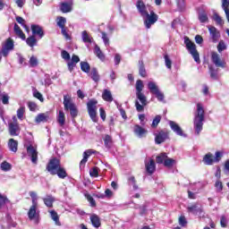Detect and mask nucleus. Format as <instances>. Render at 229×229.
Masks as SVG:
<instances>
[{"label": "nucleus", "mask_w": 229, "mask_h": 229, "mask_svg": "<svg viewBox=\"0 0 229 229\" xmlns=\"http://www.w3.org/2000/svg\"><path fill=\"white\" fill-rule=\"evenodd\" d=\"M136 8L143 19L144 26L147 30L151 29V26L158 21V15L149 8V6L144 4V1L138 0L136 3Z\"/></svg>", "instance_id": "nucleus-1"}, {"label": "nucleus", "mask_w": 229, "mask_h": 229, "mask_svg": "<svg viewBox=\"0 0 229 229\" xmlns=\"http://www.w3.org/2000/svg\"><path fill=\"white\" fill-rule=\"evenodd\" d=\"M205 121V108L203 105L197 104V110L194 114L193 126L195 130V135H199L203 130V122Z\"/></svg>", "instance_id": "nucleus-2"}, {"label": "nucleus", "mask_w": 229, "mask_h": 229, "mask_svg": "<svg viewBox=\"0 0 229 229\" xmlns=\"http://www.w3.org/2000/svg\"><path fill=\"white\" fill-rule=\"evenodd\" d=\"M63 104L64 110L70 111V115L73 119L74 117H78V107H76V105L72 103V98H71V96L64 95Z\"/></svg>", "instance_id": "nucleus-3"}, {"label": "nucleus", "mask_w": 229, "mask_h": 229, "mask_svg": "<svg viewBox=\"0 0 229 229\" xmlns=\"http://www.w3.org/2000/svg\"><path fill=\"white\" fill-rule=\"evenodd\" d=\"M88 113L93 123H98V100L90 99L87 103Z\"/></svg>", "instance_id": "nucleus-4"}, {"label": "nucleus", "mask_w": 229, "mask_h": 229, "mask_svg": "<svg viewBox=\"0 0 229 229\" xmlns=\"http://www.w3.org/2000/svg\"><path fill=\"white\" fill-rule=\"evenodd\" d=\"M148 88L150 91L151 94H154L156 96L157 99L159 100L161 103H165V97L164 95V92H162L159 89L158 86H157V83L153 81H149L148 83Z\"/></svg>", "instance_id": "nucleus-5"}, {"label": "nucleus", "mask_w": 229, "mask_h": 229, "mask_svg": "<svg viewBox=\"0 0 229 229\" xmlns=\"http://www.w3.org/2000/svg\"><path fill=\"white\" fill-rule=\"evenodd\" d=\"M184 44L191 56H193L194 61L197 62V64H199V53H198V50L196 49V44H194L189 38H184Z\"/></svg>", "instance_id": "nucleus-6"}, {"label": "nucleus", "mask_w": 229, "mask_h": 229, "mask_svg": "<svg viewBox=\"0 0 229 229\" xmlns=\"http://www.w3.org/2000/svg\"><path fill=\"white\" fill-rule=\"evenodd\" d=\"M15 47V41L9 38L5 39L2 44V55L4 58L10 55L11 51H13Z\"/></svg>", "instance_id": "nucleus-7"}, {"label": "nucleus", "mask_w": 229, "mask_h": 229, "mask_svg": "<svg viewBox=\"0 0 229 229\" xmlns=\"http://www.w3.org/2000/svg\"><path fill=\"white\" fill-rule=\"evenodd\" d=\"M136 97L138 99L135 101V106H136L137 112H144V107L146 106V105H148V98H146V95H144L143 92L136 93Z\"/></svg>", "instance_id": "nucleus-8"}, {"label": "nucleus", "mask_w": 229, "mask_h": 229, "mask_svg": "<svg viewBox=\"0 0 229 229\" xmlns=\"http://www.w3.org/2000/svg\"><path fill=\"white\" fill-rule=\"evenodd\" d=\"M38 207V205L32 204L28 212L29 219L33 221L35 225H38V222L40 221V213L37 211Z\"/></svg>", "instance_id": "nucleus-9"}, {"label": "nucleus", "mask_w": 229, "mask_h": 229, "mask_svg": "<svg viewBox=\"0 0 229 229\" xmlns=\"http://www.w3.org/2000/svg\"><path fill=\"white\" fill-rule=\"evenodd\" d=\"M61 167L62 165H60V159L53 158L48 163L47 171H48L50 174H56Z\"/></svg>", "instance_id": "nucleus-10"}, {"label": "nucleus", "mask_w": 229, "mask_h": 229, "mask_svg": "<svg viewBox=\"0 0 229 229\" xmlns=\"http://www.w3.org/2000/svg\"><path fill=\"white\" fill-rule=\"evenodd\" d=\"M9 133L12 137H17L21 133V127L19 123H17V117H13V122L9 123Z\"/></svg>", "instance_id": "nucleus-11"}, {"label": "nucleus", "mask_w": 229, "mask_h": 229, "mask_svg": "<svg viewBox=\"0 0 229 229\" xmlns=\"http://www.w3.org/2000/svg\"><path fill=\"white\" fill-rule=\"evenodd\" d=\"M211 62L214 64V65L220 67L221 69H225V67H226V62L225 59L221 58V55H219V54L216 52H213L211 54Z\"/></svg>", "instance_id": "nucleus-12"}, {"label": "nucleus", "mask_w": 229, "mask_h": 229, "mask_svg": "<svg viewBox=\"0 0 229 229\" xmlns=\"http://www.w3.org/2000/svg\"><path fill=\"white\" fill-rule=\"evenodd\" d=\"M169 139V132L165 131H160L158 133L155 134V142L156 144H162Z\"/></svg>", "instance_id": "nucleus-13"}, {"label": "nucleus", "mask_w": 229, "mask_h": 229, "mask_svg": "<svg viewBox=\"0 0 229 229\" xmlns=\"http://www.w3.org/2000/svg\"><path fill=\"white\" fill-rule=\"evenodd\" d=\"M27 153H28L29 157H30L32 164H37V162L38 160V152L37 151V148H35L31 145L29 146L27 148Z\"/></svg>", "instance_id": "nucleus-14"}, {"label": "nucleus", "mask_w": 229, "mask_h": 229, "mask_svg": "<svg viewBox=\"0 0 229 229\" xmlns=\"http://www.w3.org/2000/svg\"><path fill=\"white\" fill-rule=\"evenodd\" d=\"M169 126L172 131H174L176 135H179V137H187L185 133H183V130H182V127L176 122L174 121H169Z\"/></svg>", "instance_id": "nucleus-15"}, {"label": "nucleus", "mask_w": 229, "mask_h": 229, "mask_svg": "<svg viewBox=\"0 0 229 229\" xmlns=\"http://www.w3.org/2000/svg\"><path fill=\"white\" fill-rule=\"evenodd\" d=\"M187 211L189 214H193V216H198V214H201L203 212V209L199 206V204L195 203L188 206Z\"/></svg>", "instance_id": "nucleus-16"}, {"label": "nucleus", "mask_w": 229, "mask_h": 229, "mask_svg": "<svg viewBox=\"0 0 229 229\" xmlns=\"http://www.w3.org/2000/svg\"><path fill=\"white\" fill-rule=\"evenodd\" d=\"M145 168L148 174H153V173H155V169L157 168L155 165V160L149 159L148 162H146Z\"/></svg>", "instance_id": "nucleus-17"}, {"label": "nucleus", "mask_w": 229, "mask_h": 229, "mask_svg": "<svg viewBox=\"0 0 229 229\" xmlns=\"http://www.w3.org/2000/svg\"><path fill=\"white\" fill-rule=\"evenodd\" d=\"M208 31L213 42H217L220 37L219 30L216 27H208Z\"/></svg>", "instance_id": "nucleus-18"}, {"label": "nucleus", "mask_w": 229, "mask_h": 229, "mask_svg": "<svg viewBox=\"0 0 229 229\" xmlns=\"http://www.w3.org/2000/svg\"><path fill=\"white\" fill-rule=\"evenodd\" d=\"M134 133L135 135H137V137H139L140 139H142V137L146 136V133H148V131L142 128L140 125H135Z\"/></svg>", "instance_id": "nucleus-19"}, {"label": "nucleus", "mask_w": 229, "mask_h": 229, "mask_svg": "<svg viewBox=\"0 0 229 229\" xmlns=\"http://www.w3.org/2000/svg\"><path fill=\"white\" fill-rule=\"evenodd\" d=\"M89 219L94 228H99V226H101V218H99L98 215L96 214L91 215Z\"/></svg>", "instance_id": "nucleus-20"}, {"label": "nucleus", "mask_w": 229, "mask_h": 229, "mask_svg": "<svg viewBox=\"0 0 229 229\" xmlns=\"http://www.w3.org/2000/svg\"><path fill=\"white\" fill-rule=\"evenodd\" d=\"M49 214L55 225H56V226H62V223L60 222V216H58V213H56V211L55 210H50Z\"/></svg>", "instance_id": "nucleus-21"}, {"label": "nucleus", "mask_w": 229, "mask_h": 229, "mask_svg": "<svg viewBox=\"0 0 229 229\" xmlns=\"http://www.w3.org/2000/svg\"><path fill=\"white\" fill-rule=\"evenodd\" d=\"M31 30L33 35L39 36V38H42V37H44V30H42V27L38 25H31Z\"/></svg>", "instance_id": "nucleus-22"}, {"label": "nucleus", "mask_w": 229, "mask_h": 229, "mask_svg": "<svg viewBox=\"0 0 229 229\" xmlns=\"http://www.w3.org/2000/svg\"><path fill=\"white\" fill-rule=\"evenodd\" d=\"M102 99L107 101V103H112L114 101V97H112V92L108 89H104L102 93Z\"/></svg>", "instance_id": "nucleus-23"}, {"label": "nucleus", "mask_w": 229, "mask_h": 229, "mask_svg": "<svg viewBox=\"0 0 229 229\" xmlns=\"http://www.w3.org/2000/svg\"><path fill=\"white\" fill-rule=\"evenodd\" d=\"M60 10H61V12H63V13H69V12H72V3H62Z\"/></svg>", "instance_id": "nucleus-24"}, {"label": "nucleus", "mask_w": 229, "mask_h": 229, "mask_svg": "<svg viewBox=\"0 0 229 229\" xmlns=\"http://www.w3.org/2000/svg\"><path fill=\"white\" fill-rule=\"evenodd\" d=\"M14 33L17 35V37H19V38H21V40H26V35L22 30H21V27L17 25V23L14 24Z\"/></svg>", "instance_id": "nucleus-25"}, {"label": "nucleus", "mask_w": 229, "mask_h": 229, "mask_svg": "<svg viewBox=\"0 0 229 229\" xmlns=\"http://www.w3.org/2000/svg\"><path fill=\"white\" fill-rule=\"evenodd\" d=\"M203 162L206 164V165H212V164L215 162L212 153L206 154L203 158Z\"/></svg>", "instance_id": "nucleus-26"}, {"label": "nucleus", "mask_w": 229, "mask_h": 229, "mask_svg": "<svg viewBox=\"0 0 229 229\" xmlns=\"http://www.w3.org/2000/svg\"><path fill=\"white\" fill-rule=\"evenodd\" d=\"M94 153V150L88 149L83 153V158L81 161V165H85L87 164V160H89V157Z\"/></svg>", "instance_id": "nucleus-27"}, {"label": "nucleus", "mask_w": 229, "mask_h": 229, "mask_svg": "<svg viewBox=\"0 0 229 229\" xmlns=\"http://www.w3.org/2000/svg\"><path fill=\"white\" fill-rule=\"evenodd\" d=\"M19 143H17V140L13 139H10L8 142V147L11 151H13V153H17V146Z\"/></svg>", "instance_id": "nucleus-28"}, {"label": "nucleus", "mask_w": 229, "mask_h": 229, "mask_svg": "<svg viewBox=\"0 0 229 229\" xmlns=\"http://www.w3.org/2000/svg\"><path fill=\"white\" fill-rule=\"evenodd\" d=\"M49 119V114L47 113H42L36 116V123H44L45 121H47Z\"/></svg>", "instance_id": "nucleus-29"}, {"label": "nucleus", "mask_w": 229, "mask_h": 229, "mask_svg": "<svg viewBox=\"0 0 229 229\" xmlns=\"http://www.w3.org/2000/svg\"><path fill=\"white\" fill-rule=\"evenodd\" d=\"M81 37H82V41L88 44H92V37H90V35H89V32H87V30H83L81 32Z\"/></svg>", "instance_id": "nucleus-30"}, {"label": "nucleus", "mask_w": 229, "mask_h": 229, "mask_svg": "<svg viewBox=\"0 0 229 229\" xmlns=\"http://www.w3.org/2000/svg\"><path fill=\"white\" fill-rule=\"evenodd\" d=\"M89 76L91 78V80H93V81H96V83H98V81H99V73L98 72V69L96 68H92L91 72L89 73Z\"/></svg>", "instance_id": "nucleus-31"}, {"label": "nucleus", "mask_w": 229, "mask_h": 229, "mask_svg": "<svg viewBox=\"0 0 229 229\" xmlns=\"http://www.w3.org/2000/svg\"><path fill=\"white\" fill-rule=\"evenodd\" d=\"M95 55L103 62L105 60V54L101 51V48H99V46L96 45L94 49Z\"/></svg>", "instance_id": "nucleus-32"}, {"label": "nucleus", "mask_w": 229, "mask_h": 229, "mask_svg": "<svg viewBox=\"0 0 229 229\" xmlns=\"http://www.w3.org/2000/svg\"><path fill=\"white\" fill-rule=\"evenodd\" d=\"M57 123L60 124V126H64V124H65V113H64V111H59L57 115Z\"/></svg>", "instance_id": "nucleus-33"}, {"label": "nucleus", "mask_w": 229, "mask_h": 229, "mask_svg": "<svg viewBox=\"0 0 229 229\" xmlns=\"http://www.w3.org/2000/svg\"><path fill=\"white\" fill-rule=\"evenodd\" d=\"M43 201L46 207L51 208V207H53V203L55 202V198H53V196H47L46 198L43 199Z\"/></svg>", "instance_id": "nucleus-34"}, {"label": "nucleus", "mask_w": 229, "mask_h": 229, "mask_svg": "<svg viewBox=\"0 0 229 229\" xmlns=\"http://www.w3.org/2000/svg\"><path fill=\"white\" fill-rule=\"evenodd\" d=\"M166 158H167V154L161 153L156 157V162L157 164H165Z\"/></svg>", "instance_id": "nucleus-35"}, {"label": "nucleus", "mask_w": 229, "mask_h": 229, "mask_svg": "<svg viewBox=\"0 0 229 229\" xmlns=\"http://www.w3.org/2000/svg\"><path fill=\"white\" fill-rule=\"evenodd\" d=\"M16 21L18 24H21V26H23V28L25 29V31H27V33H30V28H28V26L26 25V21L23 20L22 17H21V16L16 17Z\"/></svg>", "instance_id": "nucleus-36"}, {"label": "nucleus", "mask_w": 229, "mask_h": 229, "mask_svg": "<svg viewBox=\"0 0 229 229\" xmlns=\"http://www.w3.org/2000/svg\"><path fill=\"white\" fill-rule=\"evenodd\" d=\"M142 90H144V82L141 80H138L136 81V94L142 93Z\"/></svg>", "instance_id": "nucleus-37"}, {"label": "nucleus", "mask_w": 229, "mask_h": 229, "mask_svg": "<svg viewBox=\"0 0 229 229\" xmlns=\"http://www.w3.org/2000/svg\"><path fill=\"white\" fill-rule=\"evenodd\" d=\"M26 43L30 46V47H34V46H37V38L35 36H30L26 39Z\"/></svg>", "instance_id": "nucleus-38"}, {"label": "nucleus", "mask_w": 229, "mask_h": 229, "mask_svg": "<svg viewBox=\"0 0 229 229\" xmlns=\"http://www.w3.org/2000/svg\"><path fill=\"white\" fill-rule=\"evenodd\" d=\"M55 174H57L58 178L61 179L67 177V172H65V168L62 166L57 170V173Z\"/></svg>", "instance_id": "nucleus-39"}, {"label": "nucleus", "mask_w": 229, "mask_h": 229, "mask_svg": "<svg viewBox=\"0 0 229 229\" xmlns=\"http://www.w3.org/2000/svg\"><path fill=\"white\" fill-rule=\"evenodd\" d=\"M139 65V74L141 75L142 78H146V68H144V63L140 61Z\"/></svg>", "instance_id": "nucleus-40"}, {"label": "nucleus", "mask_w": 229, "mask_h": 229, "mask_svg": "<svg viewBox=\"0 0 229 229\" xmlns=\"http://www.w3.org/2000/svg\"><path fill=\"white\" fill-rule=\"evenodd\" d=\"M174 164H176V161L173 158H169L166 156V159L165 160V163H164L165 167H173V165H174Z\"/></svg>", "instance_id": "nucleus-41"}, {"label": "nucleus", "mask_w": 229, "mask_h": 229, "mask_svg": "<svg viewBox=\"0 0 229 229\" xmlns=\"http://www.w3.org/2000/svg\"><path fill=\"white\" fill-rule=\"evenodd\" d=\"M29 64L30 67H37L38 65V59L35 55H31Z\"/></svg>", "instance_id": "nucleus-42"}, {"label": "nucleus", "mask_w": 229, "mask_h": 229, "mask_svg": "<svg viewBox=\"0 0 229 229\" xmlns=\"http://www.w3.org/2000/svg\"><path fill=\"white\" fill-rule=\"evenodd\" d=\"M81 69L83 72H90V64L87 62H81Z\"/></svg>", "instance_id": "nucleus-43"}, {"label": "nucleus", "mask_w": 229, "mask_h": 229, "mask_svg": "<svg viewBox=\"0 0 229 229\" xmlns=\"http://www.w3.org/2000/svg\"><path fill=\"white\" fill-rule=\"evenodd\" d=\"M65 22H67V20L64 17H57V26L59 28H65Z\"/></svg>", "instance_id": "nucleus-44"}, {"label": "nucleus", "mask_w": 229, "mask_h": 229, "mask_svg": "<svg viewBox=\"0 0 229 229\" xmlns=\"http://www.w3.org/2000/svg\"><path fill=\"white\" fill-rule=\"evenodd\" d=\"M218 69H215L214 67L212 66H209V72H210V77L213 79V80H217V72H218Z\"/></svg>", "instance_id": "nucleus-45"}, {"label": "nucleus", "mask_w": 229, "mask_h": 229, "mask_svg": "<svg viewBox=\"0 0 229 229\" xmlns=\"http://www.w3.org/2000/svg\"><path fill=\"white\" fill-rule=\"evenodd\" d=\"M199 21L200 22H207V21H208V16L207 15V13L205 12L199 13Z\"/></svg>", "instance_id": "nucleus-46"}, {"label": "nucleus", "mask_w": 229, "mask_h": 229, "mask_svg": "<svg viewBox=\"0 0 229 229\" xmlns=\"http://www.w3.org/2000/svg\"><path fill=\"white\" fill-rule=\"evenodd\" d=\"M104 142L106 148H110L112 146V137H110V135H106L104 138Z\"/></svg>", "instance_id": "nucleus-47"}, {"label": "nucleus", "mask_w": 229, "mask_h": 229, "mask_svg": "<svg viewBox=\"0 0 229 229\" xmlns=\"http://www.w3.org/2000/svg\"><path fill=\"white\" fill-rule=\"evenodd\" d=\"M30 196L32 199V205H38V202H37V199H38V197L37 196V192L30 191Z\"/></svg>", "instance_id": "nucleus-48"}, {"label": "nucleus", "mask_w": 229, "mask_h": 229, "mask_svg": "<svg viewBox=\"0 0 229 229\" xmlns=\"http://www.w3.org/2000/svg\"><path fill=\"white\" fill-rule=\"evenodd\" d=\"M161 120H162V116L157 115L152 122V124H151L152 128H157L160 123Z\"/></svg>", "instance_id": "nucleus-49"}, {"label": "nucleus", "mask_w": 229, "mask_h": 229, "mask_svg": "<svg viewBox=\"0 0 229 229\" xmlns=\"http://www.w3.org/2000/svg\"><path fill=\"white\" fill-rule=\"evenodd\" d=\"M215 188H216V192H221L223 191V182L217 180L215 182Z\"/></svg>", "instance_id": "nucleus-50"}, {"label": "nucleus", "mask_w": 229, "mask_h": 229, "mask_svg": "<svg viewBox=\"0 0 229 229\" xmlns=\"http://www.w3.org/2000/svg\"><path fill=\"white\" fill-rule=\"evenodd\" d=\"M222 158H223V151H216L215 153V158H213V159L217 164L218 162L221 161Z\"/></svg>", "instance_id": "nucleus-51"}, {"label": "nucleus", "mask_w": 229, "mask_h": 229, "mask_svg": "<svg viewBox=\"0 0 229 229\" xmlns=\"http://www.w3.org/2000/svg\"><path fill=\"white\" fill-rule=\"evenodd\" d=\"M225 49H226V45L225 44V41H220L217 45L218 53H223Z\"/></svg>", "instance_id": "nucleus-52"}, {"label": "nucleus", "mask_w": 229, "mask_h": 229, "mask_svg": "<svg viewBox=\"0 0 229 229\" xmlns=\"http://www.w3.org/2000/svg\"><path fill=\"white\" fill-rule=\"evenodd\" d=\"M1 169L2 171H10V169H12V165L8 162H4L1 164Z\"/></svg>", "instance_id": "nucleus-53"}, {"label": "nucleus", "mask_w": 229, "mask_h": 229, "mask_svg": "<svg viewBox=\"0 0 229 229\" xmlns=\"http://www.w3.org/2000/svg\"><path fill=\"white\" fill-rule=\"evenodd\" d=\"M24 112H25V108L23 106L20 107L17 110V117L18 119H21V121H22V117H24Z\"/></svg>", "instance_id": "nucleus-54"}, {"label": "nucleus", "mask_w": 229, "mask_h": 229, "mask_svg": "<svg viewBox=\"0 0 229 229\" xmlns=\"http://www.w3.org/2000/svg\"><path fill=\"white\" fill-rule=\"evenodd\" d=\"M33 96L34 98H36L37 99H38L39 101H41V103H43L44 101V97L41 95V93L38 90H34L33 92Z\"/></svg>", "instance_id": "nucleus-55"}, {"label": "nucleus", "mask_w": 229, "mask_h": 229, "mask_svg": "<svg viewBox=\"0 0 229 229\" xmlns=\"http://www.w3.org/2000/svg\"><path fill=\"white\" fill-rule=\"evenodd\" d=\"M165 64L167 69H171V67L173 65V62L169 58V55H165Z\"/></svg>", "instance_id": "nucleus-56"}, {"label": "nucleus", "mask_w": 229, "mask_h": 229, "mask_svg": "<svg viewBox=\"0 0 229 229\" xmlns=\"http://www.w3.org/2000/svg\"><path fill=\"white\" fill-rule=\"evenodd\" d=\"M90 176L94 178H98L99 176V172L98 171V167H94L89 171Z\"/></svg>", "instance_id": "nucleus-57"}, {"label": "nucleus", "mask_w": 229, "mask_h": 229, "mask_svg": "<svg viewBox=\"0 0 229 229\" xmlns=\"http://www.w3.org/2000/svg\"><path fill=\"white\" fill-rule=\"evenodd\" d=\"M61 56H62V58H63L64 60H66V61L71 60V55L68 54V52L65 51V50H63V51L61 52Z\"/></svg>", "instance_id": "nucleus-58"}, {"label": "nucleus", "mask_w": 229, "mask_h": 229, "mask_svg": "<svg viewBox=\"0 0 229 229\" xmlns=\"http://www.w3.org/2000/svg\"><path fill=\"white\" fill-rule=\"evenodd\" d=\"M86 199L90 203L91 207H96V200L89 194H86Z\"/></svg>", "instance_id": "nucleus-59"}, {"label": "nucleus", "mask_w": 229, "mask_h": 229, "mask_svg": "<svg viewBox=\"0 0 229 229\" xmlns=\"http://www.w3.org/2000/svg\"><path fill=\"white\" fill-rule=\"evenodd\" d=\"M213 19L214 21H216V22H217V24H220V26H222L223 24V19L221 18V16H219V14L215 13L213 15Z\"/></svg>", "instance_id": "nucleus-60"}, {"label": "nucleus", "mask_w": 229, "mask_h": 229, "mask_svg": "<svg viewBox=\"0 0 229 229\" xmlns=\"http://www.w3.org/2000/svg\"><path fill=\"white\" fill-rule=\"evenodd\" d=\"M102 39L105 44V46H109L110 45V39L108 38V36L105 32H102Z\"/></svg>", "instance_id": "nucleus-61"}, {"label": "nucleus", "mask_w": 229, "mask_h": 229, "mask_svg": "<svg viewBox=\"0 0 229 229\" xmlns=\"http://www.w3.org/2000/svg\"><path fill=\"white\" fill-rule=\"evenodd\" d=\"M7 201H8V198H6L5 196H3L0 193V207H3L4 205H6Z\"/></svg>", "instance_id": "nucleus-62"}, {"label": "nucleus", "mask_w": 229, "mask_h": 229, "mask_svg": "<svg viewBox=\"0 0 229 229\" xmlns=\"http://www.w3.org/2000/svg\"><path fill=\"white\" fill-rule=\"evenodd\" d=\"M179 225L181 226H185V225H187V220L185 219V216L179 217Z\"/></svg>", "instance_id": "nucleus-63"}, {"label": "nucleus", "mask_w": 229, "mask_h": 229, "mask_svg": "<svg viewBox=\"0 0 229 229\" xmlns=\"http://www.w3.org/2000/svg\"><path fill=\"white\" fill-rule=\"evenodd\" d=\"M29 108L31 112H35V110H37V104L34 102H29Z\"/></svg>", "instance_id": "nucleus-64"}]
</instances>
